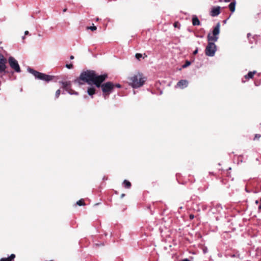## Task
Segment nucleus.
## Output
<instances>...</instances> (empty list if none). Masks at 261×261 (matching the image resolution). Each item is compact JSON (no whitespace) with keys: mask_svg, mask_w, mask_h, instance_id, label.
<instances>
[{"mask_svg":"<svg viewBox=\"0 0 261 261\" xmlns=\"http://www.w3.org/2000/svg\"><path fill=\"white\" fill-rule=\"evenodd\" d=\"M108 74L97 75L94 71L87 70L83 72L80 75V79L89 84H93L96 87L100 88V84L102 83L107 78Z\"/></svg>","mask_w":261,"mask_h":261,"instance_id":"1","label":"nucleus"},{"mask_svg":"<svg viewBox=\"0 0 261 261\" xmlns=\"http://www.w3.org/2000/svg\"><path fill=\"white\" fill-rule=\"evenodd\" d=\"M128 83L133 88L142 87L147 80V77L142 73L137 72L128 78Z\"/></svg>","mask_w":261,"mask_h":261,"instance_id":"2","label":"nucleus"},{"mask_svg":"<svg viewBox=\"0 0 261 261\" xmlns=\"http://www.w3.org/2000/svg\"><path fill=\"white\" fill-rule=\"evenodd\" d=\"M28 70L29 72L33 74L36 78L39 80L44 81L45 82H49L51 81L53 79V76L39 72L32 68H28Z\"/></svg>","mask_w":261,"mask_h":261,"instance_id":"3","label":"nucleus"},{"mask_svg":"<svg viewBox=\"0 0 261 261\" xmlns=\"http://www.w3.org/2000/svg\"><path fill=\"white\" fill-rule=\"evenodd\" d=\"M113 83L112 82H107L103 84H100V87L104 97L108 96L113 91Z\"/></svg>","mask_w":261,"mask_h":261,"instance_id":"4","label":"nucleus"},{"mask_svg":"<svg viewBox=\"0 0 261 261\" xmlns=\"http://www.w3.org/2000/svg\"><path fill=\"white\" fill-rule=\"evenodd\" d=\"M213 41H208V44L205 50V54L209 57H213L217 50V46Z\"/></svg>","mask_w":261,"mask_h":261,"instance_id":"5","label":"nucleus"},{"mask_svg":"<svg viewBox=\"0 0 261 261\" xmlns=\"http://www.w3.org/2000/svg\"><path fill=\"white\" fill-rule=\"evenodd\" d=\"M220 24L218 22L213 31V36L210 33L207 35V41H213V42L217 41L219 38V34L220 33Z\"/></svg>","mask_w":261,"mask_h":261,"instance_id":"6","label":"nucleus"},{"mask_svg":"<svg viewBox=\"0 0 261 261\" xmlns=\"http://www.w3.org/2000/svg\"><path fill=\"white\" fill-rule=\"evenodd\" d=\"M220 13V7L217 6L212 9L210 14L213 17L217 16Z\"/></svg>","mask_w":261,"mask_h":261,"instance_id":"7","label":"nucleus"},{"mask_svg":"<svg viewBox=\"0 0 261 261\" xmlns=\"http://www.w3.org/2000/svg\"><path fill=\"white\" fill-rule=\"evenodd\" d=\"M188 82L187 80H180L176 85V87L180 89H184L188 86Z\"/></svg>","mask_w":261,"mask_h":261,"instance_id":"8","label":"nucleus"},{"mask_svg":"<svg viewBox=\"0 0 261 261\" xmlns=\"http://www.w3.org/2000/svg\"><path fill=\"white\" fill-rule=\"evenodd\" d=\"M62 87L64 89H65L69 93H71L70 92V89L71 87L70 82H62Z\"/></svg>","mask_w":261,"mask_h":261,"instance_id":"9","label":"nucleus"},{"mask_svg":"<svg viewBox=\"0 0 261 261\" xmlns=\"http://www.w3.org/2000/svg\"><path fill=\"white\" fill-rule=\"evenodd\" d=\"M9 65H19L17 60L12 57H10L8 59Z\"/></svg>","mask_w":261,"mask_h":261,"instance_id":"10","label":"nucleus"},{"mask_svg":"<svg viewBox=\"0 0 261 261\" xmlns=\"http://www.w3.org/2000/svg\"><path fill=\"white\" fill-rule=\"evenodd\" d=\"M192 24L194 26L199 25L200 24V22L196 15L193 16L192 17Z\"/></svg>","mask_w":261,"mask_h":261,"instance_id":"11","label":"nucleus"},{"mask_svg":"<svg viewBox=\"0 0 261 261\" xmlns=\"http://www.w3.org/2000/svg\"><path fill=\"white\" fill-rule=\"evenodd\" d=\"M15 257L14 254H12L11 255L7 258H2L0 261H13Z\"/></svg>","mask_w":261,"mask_h":261,"instance_id":"12","label":"nucleus"},{"mask_svg":"<svg viewBox=\"0 0 261 261\" xmlns=\"http://www.w3.org/2000/svg\"><path fill=\"white\" fill-rule=\"evenodd\" d=\"M236 2L235 1L231 2L228 6L229 8L232 13H233L236 9Z\"/></svg>","mask_w":261,"mask_h":261,"instance_id":"13","label":"nucleus"},{"mask_svg":"<svg viewBox=\"0 0 261 261\" xmlns=\"http://www.w3.org/2000/svg\"><path fill=\"white\" fill-rule=\"evenodd\" d=\"M8 66H0V74L9 73V71L7 68Z\"/></svg>","mask_w":261,"mask_h":261,"instance_id":"14","label":"nucleus"},{"mask_svg":"<svg viewBox=\"0 0 261 261\" xmlns=\"http://www.w3.org/2000/svg\"><path fill=\"white\" fill-rule=\"evenodd\" d=\"M7 59L0 53V65H6Z\"/></svg>","mask_w":261,"mask_h":261,"instance_id":"15","label":"nucleus"},{"mask_svg":"<svg viewBox=\"0 0 261 261\" xmlns=\"http://www.w3.org/2000/svg\"><path fill=\"white\" fill-rule=\"evenodd\" d=\"M255 73V71H250L247 75H245L244 77L246 79H252Z\"/></svg>","mask_w":261,"mask_h":261,"instance_id":"16","label":"nucleus"},{"mask_svg":"<svg viewBox=\"0 0 261 261\" xmlns=\"http://www.w3.org/2000/svg\"><path fill=\"white\" fill-rule=\"evenodd\" d=\"M87 92L90 96L93 95L95 93V89L94 87H90L88 89Z\"/></svg>","mask_w":261,"mask_h":261,"instance_id":"17","label":"nucleus"},{"mask_svg":"<svg viewBox=\"0 0 261 261\" xmlns=\"http://www.w3.org/2000/svg\"><path fill=\"white\" fill-rule=\"evenodd\" d=\"M123 184L124 185V187L127 189L130 188L132 186L131 183L127 180H124L123 181Z\"/></svg>","mask_w":261,"mask_h":261,"instance_id":"18","label":"nucleus"},{"mask_svg":"<svg viewBox=\"0 0 261 261\" xmlns=\"http://www.w3.org/2000/svg\"><path fill=\"white\" fill-rule=\"evenodd\" d=\"M135 57L137 59L140 60V58H143V59H144L145 57H147V56L144 54V56L143 57L142 54L140 53H137L135 55Z\"/></svg>","mask_w":261,"mask_h":261,"instance_id":"19","label":"nucleus"},{"mask_svg":"<svg viewBox=\"0 0 261 261\" xmlns=\"http://www.w3.org/2000/svg\"><path fill=\"white\" fill-rule=\"evenodd\" d=\"M76 204L79 206L85 205V203L84 200L83 199H81L79 200V201H77L76 202Z\"/></svg>","mask_w":261,"mask_h":261,"instance_id":"20","label":"nucleus"},{"mask_svg":"<svg viewBox=\"0 0 261 261\" xmlns=\"http://www.w3.org/2000/svg\"><path fill=\"white\" fill-rule=\"evenodd\" d=\"M12 69H13L15 71L19 72L20 71V66H10Z\"/></svg>","mask_w":261,"mask_h":261,"instance_id":"21","label":"nucleus"},{"mask_svg":"<svg viewBox=\"0 0 261 261\" xmlns=\"http://www.w3.org/2000/svg\"><path fill=\"white\" fill-rule=\"evenodd\" d=\"M113 89L115 88H121V85L119 84H113Z\"/></svg>","mask_w":261,"mask_h":261,"instance_id":"22","label":"nucleus"},{"mask_svg":"<svg viewBox=\"0 0 261 261\" xmlns=\"http://www.w3.org/2000/svg\"><path fill=\"white\" fill-rule=\"evenodd\" d=\"M87 29L91 30L92 31H94L97 29V28H96V27L93 25V26L88 27Z\"/></svg>","mask_w":261,"mask_h":261,"instance_id":"23","label":"nucleus"},{"mask_svg":"<svg viewBox=\"0 0 261 261\" xmlns=\"http://www.w3.org/2000/svg\"><path fill=\"white\" fill-rule=\"evenodd\" d=\"M173 25H174V27L175 28H179V27H180V23H179L178 22L176 21V22H175L174 23Z\"/></svg>","mask_w":261,"mask_h":261,"instance_id":"24","label":"nucleus"},{"mask_svg":"<svg viewBox=\"0 0 261 261\" xmlns=\"http://www.w3.org/2000/svg\"><path fill=\"white\" fill-rule=\"evenodd\" d=\"M60 90H58L56 92V97L57 98L59 97L60 94Z\"/></svg>","mask_w":261,"mask_h":261,"instance_id":"25","label":"nucleus"},{"mask_svg":"<svg viewBox=\"0 0 261 261\" xmlns=\"http://www.w3.org/2000/svg\"><path fill=\"white\" fill-rule=\"evenodd\" d=\"M191 63L190 62L187 61L186 63L184 65H190Z\"/></svg>","mask_w":261,"mask_h":261,"instance_id":"26","label":"nucleus"},{"mask_svg":"<svg viewBox=\"0 0 261 261\" xmlns=\"http://www.w3.org/2000/svg\"><path fill=\"white\" fill-rule=\"evenodd\" d=\"M198 48H197L193 52L194 55H196L198 53Z\"/></svg>","mask_w":261,"mask_h":261,"instance_id":"27","label":"nucleus"},{"mask_svg":"<svg viewBox=\"0 0 261 261\" xmlns=\"http://www.w3.org/2000/svg\"><path fill=\"white\" fill-rule=\"evenodd\" d=\"M260 137V135H256L255 136V138H259Z\"/></svg>","mask_w":261,"mask_h":261,"instance_id":"28","label":"nucleus"},{"mask_svg":"<svg viewBox=\"0 0 261 261\" xmlns=\"http://www.w3.org/2000/svg\"><path fill=\"white\" fill-rule=\"evenodd\" d=\"M29 31H25V32H24V34H25V35H28V34H29Z\"/></svg>","mask_w":261,"mask_h":261,"instance_id":"29","label":"nucleus"},{"mask_svg":"<svg viewBox=\"0 0 261 261\" xmlns=\"http://www.w3.org/2000/svg\"><path fill=\"white\" fill-rule=\"evenodd\" d=\"M190 219H193V218H194V215H190Z\"/></svg>","mask_w":261,"mask_h":261,"instance_id":"30","label":"nucleus"},{"mask_svg":"<svg viewBox=\"0 0 261 261\" xmlns=\"http://www.w3.org/2000/svg\"><path fill=\"white\" fill-rule=\"evenodd\" d=\"M182 261H190V260L188 258H185V259H182Z\"/></svg>","mask_w":261,"mask_h":261,"instance_id":"31","label":"nucleus"},{"mask_svg":"<svg viewBox=\"0 0 261 261\" xmlns=\"http://www.w3.org/2000/svg\"><path fill=\"white\" fill-rule=\"evenodd\" d=\"M70 59H74V56H71L70 57Z\"/></svg>","mask_w":261,"mask_h":261,"instance_id":"32","label":"nucleus"},{"mask_svg":"<svg viewBox=\"0 0 261 261\" xmlns=\"http://www.w3.org/2000/svg\"><path fill=\"white\" fill-rule=\"evenodd\" d=\"M225 2L228 3L230 1V0H224Z\"/></svg>","mask_w":261,"mask_h":261,"instance_id":"33","label":"nucleus"},{"mask_svg":"<svg viewBox=\"0 0 261 261\" xmlns=\"http://www.w3.org/2000/svg\"><path fill=\"white\" fill-rule=\"evenodd\" d=\"M67 10V8H65V9H63V12H66Z\"/></svg>","mask_w":261,"mask_h":261,"instance_id":"34","label":"nucleus"},{"mask_svg":"<svg viewBox=\"0 0 261 261\" xmlns=\"http://www.w3.org/2000/svg\"><path fill=\"white\" fill-rule=\"evenodd\" d=\"M68 69H71L73 66H66Z\"/></svg>","mask_w":261,"mask_h":261,"instance_id":"35","label":"nucleus"},{"mask_svg":"<svg viewBox=\"0 0 261 261\" xmlns=\"http://www.w3.org/2000/svg\"><path fill=\"white\" fill-rule=\"evenodd\" d=\"M125 196V194H122L121 195V197L122 198L124 196Z\"/></svg>","mask_w":261,"mask_h":261,"instance_id":"36","label":"nucleus"},{"mask_svg":"<svg viewBox=\"0 0 261 261\" xmlns=\"http://www.w3.org/2000/svg\"><path fill=\"white\" fill-rule=\"evenodd\" d=\"M66 65H70V66H71V65H73L72 64H66Z\"/></svg>","mask_w":261,"mask_h":261,"instance_id":"37","label":"nucleus"},{"mask_svg":"<svg viewBox=\"0 0 261 261\" xmlns=\"http://www.w3.org/2000/svg\"><path fill=\"white\" fill-rule=\"evenodd\" d=\"M226 21H227V20H224V23H226Z\"/></svg>","mask_w":261,"mask_h":261,"instance_id":"38","label":"nucleus"}]
</instances>
